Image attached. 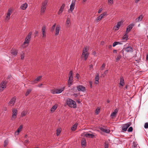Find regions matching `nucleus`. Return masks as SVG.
Returning <instances> with one entry per match:
<instances>
[{"mask_svg":"<svg viewBox=\"0 0 148 148\" xmlns=\"http://www.w3.org/2000/svg\"><path fill=\"white\" fill-rule=\"evenodd\" d=\"M25 56V53L24 51H22L21 53V59L22 60L24 59V58Z\"/></svg>","mask_w":148,"mask_h":148,"instance_id":"cd10ccee","label":"nucleus"},{"mask_svg":"<svg viewBox=\"0 0 148 148\" xmlns=\"http://www.w3.org/2000/svg\"><path fill=\"white\" fill-rule=\"evenodd\" d=\"M30 38H26L25 41L23 44V45H25L26 44H28L30 41Z\"/></svg>","mask_w":148,"mask_h":148,"instance_id":"6ab92c4d","label":"nucleus"},{"mask_svg":"<svg viewBox=\"0 0 148 148\" xmlns=\"http://www.w3.org/2000/svg\"><path fill=\"white\" fill-rule=\"evenodd\" d=\"M108 71V70H106V71L104 72V73H104V74H105V75H106V74H107V73Z\"/></svg>","mask_w":148,"mask_h":148,"instance_id":"13d9d810","label":"nucleus"},{"mask_svg":"<svg viewBox=\"0 0 148 148\" xmlns=\"http://www.w3.org/2000/svg\"><path fill=\"white\" fill-rule=\"evenodd\" d=\"M84 136L86 137H88L89 138H93L94 137V135L90 134H85Z\"/></svg>","mask_w":148,"mask_h":148,"instance_id":"bb28decb","label":"nucleus"},{"mask_svg":"<svg viewBox=\"0 0 148 148\" xmlns=\"http://www.w3.org/2000/svg\"><path fill=\"white\" fill-rule=\"evenodd\" d=\"M105 65L104 63H103L102 65L101 68V70H103L104 68H105Z\"/></svg>","mask_w":148,"mask_h":148,"instance_id":"a18cd8bd","label":"nucleus"},{"mask_svg":"<svg viewBox=\"0 0 148 148\" xmlns=\"http://www.w3.org/2000/svg\"><path fill=\"white\" fill-rule=\"evenodd\" d=\"M43 85V84H39L38 85V86L39 87H41V86H42Z\"/></svg>","mask_w":148,"mask_h":148,"instance_id":"680f3d73","label":"nucleus"},{"mask_svg":"<svg viewBox=\"0 0 148 148\" xmlns=\"http://www.w3.org/2000/svg\"><path fill=\"white\" fill-rule=\"evenodd\" d=\"M144 127L145 128H148V123H145L144 125Z\"/></svg>","mask_w":148,"mask_h":148,"instance_id":"de8ad7c7","label":"nucleus"},{"mask_svg":"<svg viewBox=\"0 0 148 148\" xmlns=\"http://www.w3.org/2000/svg\"><path fill=\"white\" fill-rule=\"evenodd\" d=\"M16 99L15 97L12 98L9 102L8 105L11 106H12L14 105L15 103Z\"/></svg>","mask_w":148,"mask_h":148,"instance_id":"6e6552de","label":"nucleus"},{"mask_svg":"<svg viewBox=\"0 0 148 148\" xmlns=\"http://www.w3.org/2000/svg\"><path fill=\"white\" fill-rule=\"evenodd\" d=\"M99 76L98 74H97L95 75V83L96 84H98L99 83Z\"/></svg>","mask_w":148,"mask_h":148,"instance_id":"b1692460","label":"nucleus"},{"mask_svg":"<svg viewBox=\"0 0 148 148\" xmlns=\"http://www.w3.org/2000/svg\"><path fill=\"white\" fill-rule=\"evenodd\" d=\"M102 8H100V9H99V10L98 11V13H100L102 11Z\"/></svg>","mask_w":148,"mask_h":148,"instance_id":"864d4df0","label":"nucleus"},{"mask_svg":"<svg viewBox=\"0 0 148 148\" xmlns=\"http://www.w3.org/2000/svg\"><path fill=\"white\" fill-rule=\"evenodd\" d=\"M146 60H148V54L146 56Z\"/></svg>","mask_w":148,"mask_h":148,"instance_id":"774afa93","label":"nucleus"},{"mask_svg":"<svg viewBox=\"0 0 148 148\" xmlns=\"http://www.w3.org/2000/svg\"><path fill=\"white\" fill-rule=\"evenodd\" d=\"M113 0H108V2L109 3L112 4L113 3Z\"/></svg>","mask_w":148,"mask_h":148,"instance_id":"8fccbe9b","label":"nucleus"},{"mask_svg":"<svg viewBox=\"0 0 148 148\" xmlns=\"http://www.w3.org/2000/svg\"><path fill=\"white\" fill-rule=\"evenodd\" d=\"M72 80L73 78L69 77V79L68 81V84L69 85V87L72 82Z\"/></svg>","mask_w":148,"mask_h":148,"instance_id":"7c9ffc66","label":"nucleus"},{"mask_svg":"<svg viewBox=\"0 0 148 148\" xmlns=\"http://www.w3.org/2000/svg\"><path fill=\"white\" fill-rule=\"evenodd\" d=\"M32 34V32H30L28 34L27 37H31Z\"/></svg>","mask_w":148,"mask_h":148,"instance_id":"3c124183","label":"nucleus"},{"mask_svg":"<svg viewBox=\"0 0 148 148\" xmlns=\"http://www.w3.org/2000/svg\"><path fill=\"white\" fill-rule=\"evenodd\" d=\"M100 110V108H97L95 111V113L96 114H98Z\"/></svg>","mask_w":148,"mask_h":148,"instance_id":"37998d69","label":"nucleus"},{"mask_svg":"<svg viewBox=\"0 0 148 148\" xmlns=\"http://www.w3.org/2000/svg\"><path fill=\"white\" fill-rule=\"evenodd\" d=\"M88 47H84L83 50L82 56L84 58V60H86L89 55V53L88 52Z\"/></svg>","mask_w":148,"mask_h":148,"instance_id":"f03ea898","label":"nucleus"},{"mask_svg":"<svg viewBox=\"0 0 148 148\" xmlns=\"http://www.w3.org/2000/svg\"><path fill=\"white\" fill-rule=\"evenodd\" d=\"M64 87L60 89H56V94H59L62 92L64 90Z\"/></svg>","mask_w":148,"mask_h":148,"instance_id":"aec40b11","label":"nucleus"},{"mask_svg":"<svg viewBox=\"0 0 148 148\" xmlns=\"http://www.w3.org/2000/svg\"><path fill=\"white\" fill-rule=\"evenodd\" d=\"M66 104L70 107L75 108L77 107L75 102L71 99H67L66 100Z\"/></svg>","mask_w":148,"mask_h":148,"instance_id":"f257e3e1","label":"nucleus"},{"mask_svg":"<svg viewBox=\"0 0 148 148\" xmlns=\"http://www.w3.org/2000/svg\"><path fill=\"white\" fill-rule=\"evenodd\" d=\"M69 77L73 78V75L72 74V72L71 71H70L69 75Z\"/></svg>","mask_w":148,"mask_h":148,"instance_id":"79ce46f5","label":"nucleus"},{"mask_svg":"<svg viewBox=\"0 0 148 148\" xmlns=\"http://www.w3.org/2000/svg\"><path fill=\"white\" fill-rule=\"evenodd\" d=\"M121 24L122 23L120 21L118 22L117 23V25L113 27V30L115 31L118 30L119 29Z\"/></svg>","mask_w":148,"mask_h":148,"instance_id":"1a4fd4ad","label":"nucleus"},{"mask_svg":"<svg viewBox=\"0 0 148 148\" xmlns=\"http://www.w3.org/2000/svg\"><path fill=\"white\" fill-rule=\"evenodd\" d=\"M117 43H118V42H114L112 46L113 47H114L116 45H117Z\"/></svg>","mask_w":148,"mask_h":148,"instance_id":"09e8293b","label":"nucleus"},{"mask_svg":"<svg viewBox=\"0 0 148 148\" xmlns=\"http://www.w3.org/2000/svg\"><path fill=\"white\" fill-rule=\"evenodd\" d=\"M77 89L78 91H81L83 92L85 91V87L82 85H79L77 87Z\"/></svg>","mask_w":148,"mask_h":148,"instance_id":"9d476101","label":"nucleus"},{"mask_svg":"<svg viewBox=\"0 0 148 148\" xmlns=\"http://www.w3.org/2000/svg\"><path fill=\"white\" fill-rule=\"evenodd\" d=\"M118 110L117 109H115L114 111L111 114L110 116L112 117H115L116 113L118 112Z\"/></svg>","mask_w":148,"mask_h":148,"instance_id":"393cba45","label":"nucleus"},{"mask_svg":"<svg viewBox=\"0 0 148 148\" xmlns=\"http://www.w3.org/2000/svg\"><path fill=\"white\" fill-rule=\"evenodd\" d=\"M140 0H135V2L136 3H137L140 1Z\"/></svg>","mask_w":148,"mask_h":148,"instance_id":"0e129e2a","label":"nucleus"},{"mask_svg":"<svg viewBox=\"0 0 148 148\" xmlns=\"http://www.w3.org/2000/svg\"><path fill=\"white\" fill-rule=\"evenodd\" d=\"M23 128V127L22 125H20L19 127L18 128V129L19 130L21 131V130Z\"/></svg>","mask_w":148,"mask_h":148,"instance_id":"603ef678","label":"nucleus"},{"mask_svg":"<svg viewBox=\"0 0 148 148\" xmlns=\"http://www.w3.org/2000/svg\"><path fill=\"white\" fill-rule=\"evenodd\" d=\"M134 26V24H130L129 25H128L126 29V32L127 33H128L130 30L132 29Z\"/></svg>","mask_w":148,"mask_h":148,"instance_id":"9b49d317","label":"nucleus"},{"mask_svg":"<svg viewBox=\"0 0 148 148\" xmlns=\"http://www.w3.org/2000/svg\"><path fill=\"white\" fill-rule=\"evenodd\" d=\"M77 125V124L75 123V124L71 128V130L72 131H75L76 129Z\"/></svg>","mask_w":148,"mask_h":148,"instance_id":"c85d7f7f","label":"nucleus"},{"mask_svg":"<svg viewBox=\"0 0 148 148\" xmlns=\"http://www.w3.org/2000/svg\"><path fill=\"white\" fill-rule=\"evenodd\" d=\"M104 148H108V142H106L104 143Z\"/></svg>","mask_w":148,"mask_h":148,"instance_id":"a19ab883","label":"nucleus"},{"mask_svg":"<svg viewBox=\"0 0 148 148\" xmlns=\"http://www.w3.org/2000/svg\"><path fill=\"white\" fill-rule=\"evenodd\" d=\"M100 130L101 131H102L103 132H105L107 133H109L110 132V131L109 130L105 129L102 128V127L100 128Z\"/></svg>","mask_w":148,"mask_h":148,"instance_id":"5701e85b","label":"nucleus"},{"mask_svg":"<svg viewBox=\"0 0 148 148\" xmlns=\"http://www.w3.org/2000/svg\"><path fill=\"white\" fill-rule=\"evenodd\" d=\"M131 122H129L127 123L123 124L122 127V130L124 132H126L127 128L131 125Z\"/></svg>","mask_w":148,"mask_h":148,"instance_id":"423d86ee","label":"nucleus"},{"mask_svg":"<svg viewBox=\"0 0 148 148\" xmlns=\"http://www.w3.org/2000/svg\"><path fill=\"white\" fill-rule=\"evenodd\" d=\"M75 5V1H73L70 5V8L69 10V11H71V12L73 11V10L74 8Z\"/></svg>","mask_w":148,"mask_h":148,"instance_id":"ddd939ff","label":"nucleus"},{"mask_svg":"<svg viewBox=\"0 0 148 148\" xmlns=\"http://www.w3.org/2000/svg\"><path fill=\"white\" fill-rule=\"evenodd\" d=\"M12 115L11 117V120H14L16 118V116L17 114V110L14 108L12 109Z\"/></svg>","mask_w":148,"mask_h":148,"instance_id":"39448f33","label":"nucleus"},{"mask_svg":"<svg viewBox=\"0 0 148 148\" xmlns=\"http://www.w3.org/2000/svg\"><path fill=\"white\" fill-rule=\"evenodd\" d=\"M42 77L41 76H39L37 78H36L35 79V80L34 81V82H35V81H37V82H39L40 81V79Z\"/></svg>","mask_w":148,"mask_h":148,"instance_id":"f704fd0d","label":"nucleus"},{"mask_svg":"<svg viewBox=\"0 0 148 148\" xmlns=\"http://www.w3.org/2000/svg\"><path fill=\"white\" fill-rule=\"evenodd\" d=\"M11 10L10 9L8 10L6 14V20L8 21L10 18V15L11 14Z\"/></svg>","mask_w":148,"mask_h":148,"instance_id":"f8f14e48","label":"nucleus"},{"mask_svg":"<svg viewBox=\"0 0 148 148\" xmlns=\"http://www.w3.org/2000/svg\"><path fill=\"white\" fill-rule=\"evenodd\" d=\"M27 4L26 3L22 4L20 7V8L23 10H25L27 7Z\"/></svg>","mask_w":148,"mask_h":148,"instance_id":"f3484780","label":"nucleus"},{"mask_svg":"<svg viewBox=\"0 0 148 148\" xmlns=\"http://www.w3.org/2000/svg\"><path fill=\"white\" fill-rule=\"evenodd\" d=\"M70 23V20L69 18H68L67 19L66 24L67 26H69Z\"/></svg>","mask_w":148,"mask_h":148,"instance_id":"2f4dec72","label":"nucleus"},{"mask_svg":"<svg viewBox=\"0 0 148 148\" xmlns=\"http://www.w3.org/2000/svg\"><path fill=\"white\" fill-rule=\"evenodd\" d=\"M60 29V27L59 26H57L56 28L55 36H57L59 33Z\"/></svg>","mask_w":148,"mask_h":148,"instance_id":"a211bd4d","label":"nucleus"},{"mask_svg":"<svg viewBox=\"0 0 148 148\" xmlns=\"http://www.w3.org/2000/svg\"><path fill=\"white\" fill-rule=\"evenodd\" d=\"M58 105H57L55 104L51 108V111L52 112H53L57 108Z\"/></svg>","mask_w":148,"mask_h":148,"instance_id":"a878e982","label":"nucleus"},{"mask_svg":"<svg viewBox=\"0 0 148 148\" xmlns=\"http://www.w3.org/2000/svg\"><path fill=\"white\" fill-rule=\"evenodd\" d=\"M29 142V140H26L25 141V143H27Z\"/></svg>","mask_w":148,"mask_h":148,"instance_id":"052dcab7","label":"nucleus"},{"mask_svg":"<svg viewBox=\"0 0 148 148\" xmlns=\"http://www.w3.org/2000/svg\"><path fill=\"white\" fill-rule=\"evenodd\" d=\"M20 130H18V129H17V131H16V132H15V133H18L17 134H18V133H19V132H20Z\"/></svg>","mask_w":148,"mask_h":148,"instance_id":"bf43d9fd","label":"nucleus"},{"mask_svg":"<svg viewBox=\"0 0 148 148\" xmlns=\"http://www.w3.org/2000/svg\"><path fill=\"white\" fill-rule=\"evenodd\" d=\"M11 53L13 55L16 56L18 52L16 50H13Z\"/></svg>","mask_w":148,"mask_h":148,"instance_id":"e433bc0d","label":"nucleus"},{"mask_svg":"<svg viewBox=\"0 0 148 148\" xmlns=\"http://www.w3.org/2000/svg\"><path fill=\"white\" fill-rule=\"evenodd\" d=\"M118 42V43H117V45H118V44H122V43H121V42Z\"/></svg>","mask_w":148,"mask_h":148,"instance_id":"69168bd1","label":"nucleus"},{"mask_svg":"<svg viewBox=\"0 0 148 148\" xmlns=\"http://www.w3.org/2000/svg\"><path fill=\"white\" fill-rule=\"evenodd\" d=\"M27 112L24 111H23L21 114V116L22 117L25 116L27 114Z\"/></svg>","mask_w":148,"mask_h":148,"instance_id":"c9c22d12","label":"nucleus"},{"mask_svg":"<svg viewBox=\"0 0 148 148\" xmlns=\"http://www.w3.org/2000/svg\"><path fill=\"white\" fill-rule=\"evenodd\" d=\"M90 88H92V82H90Z\"/></svg>","mask_w":148,"mask_h":148,"instance_id":"6e6d98bb","label":"nucleus"},{"mask_svg":"<svg viewBox=\"0 0 148 148\" xmlns=\"http://www.w3.org/2000/svg\"><path fill=\"white\" fill-rule=\"evenodd\" d=\"M56 89L54 90H53L51 92V93L53 94H56Z\"/></svg>","mask_w":148,"mask_h":148,"instance_id":"5fc2aeb1","label":"nucleus"},{"mask_svg":"<svg viewBox=\"0 0 148 148\" xmlns=\"http://www.w3.org/2000/svg\"><path fill=\"white\" fill-rule=\"evenodd\" d=\"M133 131V128L132 127H130L128 129L127 131L129 132H132Z\"/></svg>","mask_w":148,"mask_h":148,"instance_id":"c03bdc74","label":"nucleus"},{"mask_svg":"<svg viewBox=\"0 0 148 148\" xmlns=\"http://www.w3.org/2000/svg\"><path fill=\"white\" fill-rule=\"evenodd\" d=\"M7 82L4 80L0 84V92L3 91L7 86Z\"/></svg>","mask_w":148,"mask_h":148,"instance_id":"20e7f679","label":"nucleus"},{"mask_svg":"<svg viewBox=\"0 0 148 148\" xmlns=\"http://www.w3.org/2000/svg\"><path fill=\"white\" fill-rule=\"evenodd\" d=\"M76 77L77 78V79H78L79 78V75L78 73H77L76 74Z\"/></svg>","mask_w":148,"mask_h":148,"instance_id":"4d7b16f0","label":"nucleus"},{"mask_svg":"<svg viewBox=\"0 0 148 148\" xmlns=\"http://www.w3.org/2000/svg\"><path fill=\"white\" fill-rule=\"evenodd\" d=\"M121 58V56L120 55H118L116 58V62H118Z\"/></svg>","mask_w":148,"mask_h":148,"instance_id":"4c0bfd02","label":"nucleus"},{"mask_svg":"<svg viewBox=\"0 0 148 148\" xmlns=\"http://www.w3.org/2000/svg\"><path fill=\"white\" fill-rule=\"evenodd\" d=\"M61 129L60 128H58L56 130V135L57 136H58L61 132Z\"/></svg>","mask_w":148,"mask_h":148,"instance_id":"473e14b6","label":"nucleus"},{"mask_svg":"<svg viewBox=\"0 0 148 148\" xmlns=\"http://www.w3.org/2000/svg\"><path fill=\"white\" fill-rule=\"evenodd\" d=\"M64 4H63L62 5V6H61L58 12V14H60L62 13V12L63 10L64 9Z\"/></svg>","mask_w":148,"mask_h":148,"instance_id":"412c9836","label":"nucleus"},{"mask_svg":"<svg viewBox=\"0 0 148 148\" xmlns=\"http://www.w3.org/2000/svg\"><path fill=\"white\" fill-rule=\"evenodd\" d=\"M42 34L43 36H45L46 33V27L45 26H43L42 28Z\"/></svg>","mask_w":148,"mask_h":148,"instance_id":"4be33fe9","label":"nucleus"},{"mask_svg":"<svg viewBox=\"0 0 148 148\" xmlns=\"http://www.w3.org/2000/svg\"><path fill=\"white\" fill-rule=\"evenodd\" d=\"M89 66L90 69L91 68H92L93 65L92 64L90 65Z\"/></svg>","mask_w":148,"mask_h":148,"instance_id":"e2e57ef3","label":"nucleus"},{"mask_svg":"<svg viewBox=\"0 0 148 148\" xmlns=\"http://www.w3.org/2000/svg\"><path fill=\"white\" fill-rule=\"evenodd\" d=\"M86 142L85 140H84L82 141V145H86Z\"/></svg>","mask_w":148,"mask_h":148,"instance_id":"49530a36","label":"nucleus"},{"mask_svg":"<svg viewBox=\"0 0 148 148\" xmlns=\"http://www.w3.org/2000/svg\"><path fill=\"white\" fill-rule=\"evenodd\" d=\"M128 39V38H122L121 39L122 42H125Z\"/></svg>","mask_w":148,"mask_h":148,"instance_id":"58836bf2","label":"nucleus"},{"mask_svg":"<svg viewBox=\"0 0 148 148\" xmlns=\"http://www.w3.org/2000/svg\"><path fill=\"white\" fill-rule=\"evenodd\" d=\"M56 26V24L55 23L53 25V26H52V27L51 29V32H52L54 31V30L55 29V28Z\"/></svg>","mask_w":148,"mask_h":148,"instance_id":"ea45409f","label":"nucleus"},{"mask_svg":"<svg viewBox=\"0 0 148 148\" xmlns=\"http://www.w3.org/2000/svg\"><path fill=\"white\" fill-rule=\"evenodd\" d=\"M8 139H7L6 140L4 141V146L5 147L8 144Z\"/></svg>","mask_w":148,"mask_h":148,"instance_id":"72a5a7b5","label":"nucleus"},{"mask_svg":"<svg viewBox=\"0 0 148 148\" xmlns=\"http://www.w3.org/2000/svg\"><path fill=\"white\" fill-rule=\"evenodd\" d=\"M125 50L127 52H132L133 51V49L131 47H127L125 49Z\"/></svg>","mask_w":148,"mask_h":148,"instance_id":"4468645a","label":"nucleus"},{"mask_svg":"<svg viewBox=\"0 0 148 148\" xmlns=\"http://www.w3.org/2000/svg\"><path fill=\"white\" fill-rule=\"evenodd\" d=\"M143 16L142 15H140L138 18H136L135 21L136 22H139L141 21L143 18Z\"/></svg>","mask_w":148,"mask_h":148,"instance_id":"dca6fc26","label":"nucleus"},{"mask_svg":"<svg viewBox=\"0 0 148 148\" xmlns=\"http://www.w3.org/2000/svg\"><path fill=\"white\" fill-rule=\"evenodd\" d=\"M113 52L116 53H117V50H114Z\"/></svg>","mask_w":148,"mask_h":148,"instance_id":"338daca9","label":"nucleus"},{"mask_svg":"<svg viewBox=\"0 0 148 148\" xmlns=\"http://www.w3.org/2000/svg\"><path fill=\"white\" fill-rule=\"evenodd\" d=\"M106 12L103 13L96 18V21L98 22L99 21L101 20L104 16H106Z\"/></svg>","mask_w":148,"mask_h":148,"instance_id":"0eeeda50","label":"nucleus"},{"mask_svg":"<svg viewBox=\"0 0 148 148\" xmlns=\"http://www.w3.org/2000/svg\"><path fill=\"white\" fill-rule=\"evenodd\" d=\"M49 0H45L42 3L40 13L41 14H43L46 9V7Z\"/></svg>","mask_w":148,"mask_h":148,"instance_id":"7ed1b4c3","label":"nucleus"},{"mask_svg":"<svg viewBox=\"0 0 148 148\" xmlns=\"http://www.w3.org/2000/svg\"><path fill=\"white\" fill-rule=\"evenodd\" d=\"M119 84L122 86L124 84V79L122 76H121L120 77V81Z\"/></svg>","mask_w":148,"mask_h":148,"instance_id":"2eb2a0df","label":"nucleus"},{"mask_svg":"<svg viewBox=\"0 0 148 148\" xmlns=\"http://www.w3.org/2000/svg\"><path fill=\"white\" fill-rule=\"evenodd\" d=\"M32 89H29L27 90V92L25 93V95L26 96H28L29 94L31 92Z\"/></svg>","mask_w":148,"mask_h":148,"instance_id":"c756f323","label":"nucleus"}]
</instances>
